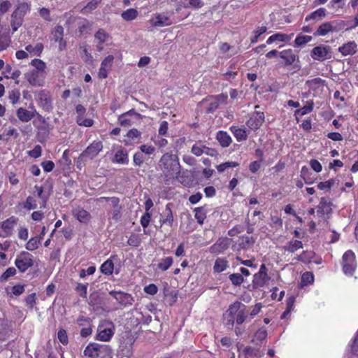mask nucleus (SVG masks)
<instances>
[{
	"label": "nucleus",
	"instance_id": "nucleus-1",
	"mask_svg": "<svg viewBox=\"0 0 358 358\" xmlns=\"http://www.w3.org/2000/svg\"><path fill=\"white\" fill-rule=\"evenodd\" d=\"M30 65L33 69L24 74L26 80L33 86H42L46 76V64L41 59H34Z\"/></svg>",
	"mask_w": 358,
	"mask_h": 358
},
{
	"label": "nucleus",
	"instance_id": "nucleus-2",
	"mask_svg": "<svg viewBox=\"0 0 358 358\" xmlns=\"http://www.w3.org/2000/svg\"><path fill=\"white\" fill-rule=\"evenodd\" d=\"M247 317L248 312L245 305L238 301L231 304L224 315L226 324L230 327H233L235 323L237 325L242 324Z\"/></svg>",
	"mask_w": 358,
	"mask_h": 358
},
{
	"label": "nucleus",
	"instance_id": "nucleus-3",
	"mask_svg": "<svg viewBox=\"0 0 358 358\" xmlns=\"http://www.w3.org/2000/svg\"><path fill=\"white\" fill-rule=\"evenodd\" d=\"M115 333V327L111 322H104L97 328L96 339L103 342L109 341Z\"/></svg>",
	"mask_w": 358,
	"mask_h": 358
},
{
	"label": "nucleus",
	"instance_id": "nucleus-4",
	"mask_svg": "<svg viewBox=\"0 0 358 358\" xmlns=\"http://www.w3.org/2000/svg\"><path fill=\"white\" fill-rule=\"evenodd\" d=\"M357 267L355 253L348 250L343 255V270L345 274L352 275Z\"/></svg>",
	"mask_w": 358,
	"mask_h": 358
},
{
	"label": "nucleus",
	"instance_id": "nucleus-5",
	"mask_svg": "<svg viewBox=\"0 0 358 358\" xmlns=\"http://www.w3.org/2000/svg\"><path fill=\"white\" fill-rule=\"evenodd\" d=\"M34 264L33 256L27 252H22L15 261V265L20 272L26 271Z\"/></svg>",
	"mask_w": 358,
	"mask_h": 358
},
{
	"label": "nucleus",
	"instance_id": "nucleus-6",
	"mask_svg": "<svg viewBox=\"0 0 358 358\" xmlns=\"http://www.w3.org/2000/svg\"><path fill=\"white\" fill-rule=\"evenodd\" d=\"M17 219L12 216L0 222V238H7L12 235L13 229L17 224Z\"/></svg>",
	"mask_w": 358,
	"mask_h": 358
},
{
	"label": "nucleus",
	"instance_id": "nucleus-7",
	"mask_svg": "<svg viewBox=\"0 0 358 358\" xmlns=\"http://www.w3.org/2000/svg\"><path fill=\"white\" fill-rule=\"evenodd\" d=\"M94 39L96 42V48L99 52L103 50V45L111 44V36L104 29H99L94 34Z\"/></svg>",
	"mask_w": 358,
	"mask_h": 358
},
{
	"label": "nucleus",
	"instance_id": "nucleus-8",
	"mask_svg": "<svg viewBox=\"0 0 358 358\" xmlns=\"http://www.w3.org/2000/svg\"><path fill=\"white\" fill-rule=\"evenodd\" d=\"M160 166H162L167 172L178 170V163L176 157L174 155L166 153L160 159Z\"/></svg>",
	"mask_w": 358,
	"mask_h": 358
},
{
	"label": "nucleus",
	"instance_id": "nucleus-9",
	"mask_svg": "<svg viewBox=\"0 0 358 358\" xmlns=\"http://www.w3.org/2000/svg\"><path fill=\"white\" fill-rule=\"evenodd\" d=\"M311 57L313 59L324 61L331 57V48L327 45H320L314 48L311 51Z\"/></svg>",
	"mask_w": 358,
	"mask_h": 358
},
{
	"label": "nucleus",
	"instance_id": "nucleus-10",
	"mask_svg": "<svg viewBox=\"0 0 358 358\" xmlns=\"http://www.w3.org/2000/svg\"><path fill=\"white\" fill-rule=\"evenodd\" d=\"M306 86L313 92L315 96H320L327 87L324 80L320 78H316L306 82Z\"/></svg>",
	"mask_w": 358,
	"mask_h": 358
},
{
	"label": "nucleus",
	"instance_id": "nucleus-11",
	"mask_svg": "<svg viewBox=\"0 0 358 358\" xmlns=\"http://www.w3.org/2000/svg\"><path fill=\"white\" fill-rule=\"evenodd\" d=\"M266 268L264 264L261 265L259 271L253 277V286L255 287H262L266 285L268 280Z\"/></svg>",
	"mask_w": 358,
	"mask_h": 358
},
{
	"label": "nucleus",
	"instance_id": "nucleus-12",
	"mask_svg": "<svg viewBox=\"0 0 358 358\" xmlns=\"http://www.w3.org/2000/svg\"><path fill=\"white\" fill-rule=\"evenodd\" d=\"M149 22L153 27H166L172 24L171 18L164 13L153 15Z\"/></svg>",
	"mask_w": 358,
	"mask_h": 358
},
{
	"label": "nucleus",
	"instance_id": "nucleus-13",
	"mask_svg": "<svg viewBox=\"0 0 358 358\" xmlns=\"http://www.w3.org/2000/svg\"><path fill=\"white\" fill-rule=\"evenodd\" d=\"M264 121V114L262 112H256L247 122V126L251 130L258 129Z\"/></svg>",
	"mask_w": 358,
	"mask_h": 358
},
{
	"label": "nucleus",
	"instance_id": "nucleus-14",
	"mask_svg": "<svg viewBox=\"0 0 358 358\" xmlns=\"http://www.w3.org/2000/svg\"><path fill=\"white\" fill-rule=\"evenodd\" d=\"M103 145L101 141H94L86 148L82 155L93 159L101 151Z\"/></svg>",
	"mask_w": 358,
	"mask_h": 358
},
{
	"label": "nucleus",
	"instance_id": "nucleus-15",
	"mask_svg": "<svg viewBox=\"0 0 358 358\" xmlns=\"http://www.w3.org/2000/svg\"><path fill=\"white\" fill-rule=\"evenodd\" d=\"M110 294L124 306H131L134 301L131 295L127 293L120 292H110Z\"/></svg>",
	"mask_w": 358,
	"mask_h": 358
},
{
	"label": "nucleus",
	"instance_id": "nucleus-16",
	"mask_svg": "<svg viewBox=\"0 0 358 358\" xmlns=\"http://www.w3.org/2000/svg\"><path fill=\"white\" fill-rule=\"evenodd\" d=\"M114 60L113 55L107 56L101 62L98 75L100 78H106L108 73L110 70Z\"/></svg>",
	"mask_w": 358,
	"mask_h": 358
},
{
	"label": "nucleus",
	"instance_id": "nucleus-17",
	"mask_svg": "<svg viewBox=\"0 0 358 358\" xmlns=\"http://www.w3.org/2000/svg\"><path fill=\"white\" fill-rule=\"evenodd\" d=\"M141 115L134 110H130L128 112L121 115L118 117V121L122 126H129L134 122L133 117L139 118Z\"/></svg>",
	"mask_w": 358,
	"mask_h": 358
},
{
	"label": "nucleus",
	"instance_id": "nucleus-18",
	"mask_svg": "<svg viewBox=\"0 0 358 358\" xmlns=\"http://www.w3.org/2000/svg\"><path fill=\"white\" fill-rule=\"evenodd\" d=\"M73 216L83 224H87L91 220L90 213L81 207H76L72 211Z\"/></svg>",
	"mask_w": 358,
	"mask_h": 358
},
{
	"label": "nucleus",
	"instance_id": "nucleus-19",
	"mask_svg": "<svg viewBox=\"0 0 358 358\" xmlns=\"http://www.w3.org/2000/svg\"><path fill=\"white\" fill-rule=\"evenodd\" d=\"M279 57L284 61L285 66L292 65L297 59V55L292 49H286L279 52Z\"/></svg>",
	"mask_w": 358,
	"mask_h": 358
},
{
	"label": "nucleus",
	"instance_id": "nucleus-20",
	"mask_svg": "<svg viewBox=\"0 0 358 358\" xmlns=\"http://www.w3.org/2000/svg\"><path fill=\"white\" fill-rule=\"evenodd\" d=\"M357 50V44L355 41L348 42L338 48V51L343 56L354 55Z\"/></svg>",
	"mask_w": 358,
	"mask_h": 358
},
{
	"label": "nucleus",
	"instance_id": "nucleus-21",
	"mask_svg": "<svg viewBox=\"0 0 358 358\" xmlns=\"http://www.w3.org/2000/svg\"><path fill=\"white\" fill-rule=\"evenodd\" d=\"M141 136V132L138 131L136 129H131L127 132V135L125 136L124 143L127 145L138 143L139 141Z\"/></svg>",
	"mask_w": 358,
	"mask_h": 358
},
{
	"label": "nucleus",
	"instance_id": "nucleus-22",
	"mask_svg": "<svg viewBox=\"0 0 358 358\" xmlns=\"http://www.w3.org/2000/svg\"><path fill=\"white\" fill-rule=\"evenodd\" d=\"M101 345L92 343H90L84 350V355L90 358H97L99 355L100 349Z\"/></svg>",
	"mask_w": 358,
	"mask_h": 358
},
{
	"label": "nucleus",
	"instance_id": "nucleus-23",
	"mask_svg": "<svg viewBox=\"0 0 358 358\" xmlns=\"http://www.w3.org/2000/svg\"><path fill=\"white\" fill-rule=\"evenodd\" d=\"M293 35V34L287 35L283 33H276L268 38L266 43L270 45L276 42H288L292 39Z\"/></svg>",
	"mask_w": 358,
	"mask_h": 358
},
{
	"label": "nucleus",
	"instance_id": "nucleus-24",
	"mask_svg": "<svg viewBox=\"0 0 358 358\" xmlns=\"http://www.w3.org/2000/svg\"><path fill=\"white\" fill-rule=\"evenodd\" d=\"M36 110H28L23 108H20L17 110V116L20 120L22 122H29L36 115Z\"/></svg>",
	"mask_w": 358,
	"mask_h": 358
},
{
	"label": "nucleus",
	"instance_id": "nucleus-25",
	"mask_svg": "<svg viewBox=\"0 0 358 358\" xmlns=\"http://www.w3.org/2000/svg\"><path fill=\"white\" fill-rule=\"evenodd\" d=\"M52 39L59 43V47L62 49L63 47H65L66 43L63 40L64 35V29L62 26H57L53 30L52 33Z\"/></svg>",
	"mask_w": 358,
	"mask_h": 358
},
{
	"label": "nucleus",
	"instance_id": "nucleus-26",
	"mask_svg": "<svg viewBox=\"0 0 358 358\" xmlns=\"http://www.w3.org/2000/svg\"><path fill=\"white\" fill-rule=\"evenodd\" d=\"M216 139L223 148L228 147L232 141L231 136L226 131H220L217 133Z\"/></svg>",
	"mask_w": 358,
	"mask_h": 358
},
{
	"label": "nucleus",
	"instance_id": "nucleus-27",
	"mask_svg": "<svg viewBox=\"0 0 358 358\" xmlns=\"http://www.w3.org/2000/svg\"><path fill=\"white\" fill-rule=\"evenodd\" d=\"M160 222L162 224H167L169 227L173 225V215L169 204L166 205L163 217L161 218Z\"/></svg>",
	"mask_w": 358,
	"mask_h": 358
},
{
	"label": "nucleus",
	"instance_id": "nucleus-28",
	"mask_svg": "<svg viewBox=\"0 0 358 358\" xmlns=\"http://www.w3.org/2000/svg\"><path fill=\"white\" fill-rule=\"evenodd\" d=\"M203 6V2L202 0H184L181 5L177 8L176 10L179 11L180 7H183L185 8H192L198 9L201 8Z\"/></svg>",
	"mask_w": 358,
	"mask_h": 358
},
{
	"label": "nucleus",
	"instance_id": "nucleus-29",
	"mask_svg": "<svg viewBox=\"0 0 358 358\" xmlns=\"http://www.w3.org/2000/svg\"><path fill=\"white\" fill-rule=\"evenodd\" d=\"M230 130L234 135L237 141L241 142L246 140L248 137V133L245 129L238 128L236 126H231L230 127Z\"/></svg>",
	"mask_w": 358,
	"mask_h": 358
},
{
	"label": "nucleus",
	"instance_id": "nucleus-30",
	"mask_svg": "<svg viewBox=\"0 0 358 358\" xmlns=\"http://www.w3.org/2000/svg\"><path fill=\"white\" fill-rule=\"evenodd\" d=\"M113 162L127 164L129 162L128 154L123 149L117 150L114 156Z\"/></svg>",
	"mask_w": 358,
	"mask_h": 358
},
{
	"label": "nucleus",
	"instance_id": "nucleus-31",
	"mask_svg": "<svg viewBox=\"0 0 358 358\" xmlns=\"http://www.w3.org/2000/svg\"><path fill=\"white\" fill-rule=\"evenodd\" d=\"M333 31L334 27L332 24L331 22H324L317 28L315 35L324 36Z\"/></svg>",
	"mask_w": 358,
	"mask_h": 358
},
{
	"label": "nucleus",
	"instance_id": "nucleus-32",
	"mask_svg": "<svg viewBox=\"0 0 358 358\" xmlns=\"http://www.w3.org/2000/svg\"><path fill=\"white\" fill-rule=\"evenodd\" d=\"M25 50L33 56H39L43 50V45L41 43H38L34 45H28L25 47Z\"/></svg>",
	"mask_w": 358,
	"mask_h": 358
},
{
	"label": "nucleus",
	"instance_id": "nucleus-33",
	"mask_svg": "<svg viewBox=\"0 0 358 358\" xmlns=\"http://www.w3.org/2000/svg\"><path fill=\"white\" fill-rule=\"evenodd\" d=\"M11 42L10 36L8 33L0 31V52L7 49Z\"/></svg>",
	"mask_w": 358,
	"mask_h": 358
},
{
	"label": "nucleus",
	"instance_id": "nucleus-34",
	"mask_svg": "<svg viewBox=\"0 0 358 358\" xmlns=\"http://www.w3.org/2000/svg\"><path fill=\"white\" fill-rule=\"evenodd\" d=\"M230 241L231 240L227 238H220L216 243L213 245V248L216 251L220 252L229 247Z\"/></svg>",
	"mask_w": 358,
	"mask_h": 358
},
{
	"label": "nucleus",
	"instance_id": "nucleus-35",
	"mask_svg": "<svg viewBox=\"0 0 358 358\" xmlns=\"http://www.w3.org/2000/svg\"><path fill=\"white\" fill-rule=\"evenodd\" d=\"M326 15V10L323 8H320L315 11L311 13L306 17L305 20L308 21L310 20H322Z\"/></svg>",
	"mask_w": 358,
	"mask_h": 358
},
{
	"label": "nucleus",
	"instance_id": "nucleus-36",
	"mask_svg": "<svg viewBox=\"0 0 358 358\" xmlns=\"http://www.w3.org/2000/svg\"><path fill=\"white\" fill-rule=\"evenodd\" d=\"M228 266V262L226 259L218 258L215 262L213 269L215 272L220 273L226 270Z\"/></svg>",
	"mask_w": 358,
	"mask_h": 358
},
{
	"label": "nucleus",
	"instance_id": "nucleus-37",
	"mask_svg": "<svg viewBox=\"0 0 358 358\" xmlns=\"http://www.w3.org/2000/svg\"><path fill=\"white\" fill-rule=\"evenodd\" d=\"M255 243L252 237L243 236L238 240V245L240 248L246 249L251 247Z\"/></svg>",
	"mask_w": 358,
	"mask_h": 358
},
{
	"label": "nucleus",
	"instance_id": "nucleus-38",
	"mask_svg": "<svg viewBox=\"0 0 358 358\" xmlns=\"http://www.w3.org/2000/svg\"><path fill=\"white\" fill-rule=\"evenodd\" d=\"M114 268V264L112 260L108 259L105 262H103L101 267V272L105 275H110L113 273Z\"/></svg>",
	"mask_w": 358,
	"mask_h": 358
},
{
	"label": "nucleus",
	"instance_id": "nucleus-39",
	"mask_svg": "<svg viewBox=\"0 0 358 358\" xmlns=\"http://www.w3.org/2000/svg\"><path fill=\"white\" fill-rule=\"evenodd\" d=\"M121 16L126 21H131L137 17L138 11L134 8H129L123 11Z\"/></svg>",
	"mask_w": 358,
	"mask_h": 358
},
{
	"label": "nucleus",
	"instance_id": "nucleus-40",
	"mask_svg": "<svg viewBox=\"0 0 358 358\" xmlns=\"http://www.w3.org/2000/svg\"><path fill=\"white\" fill-rule=\"evenodd\" d=\"M267 30V28L264 26L257 27L252 34L250 36L251 43H256L260 36L264 34Z\"/></svg>",
	"mask_w": 358,
	"mask_h": 358
},
{
	"label": "nucleus",
	"instance_id": "nucleus-41",
	"mask_svg": "<svg viewBox=\"0 0 358 358\" xmlns=\"http://www.w3.org/2000/svg\"><path fill=\"white\" fill-rule=\"evenodd\" d=\"M313 109V101H307L306 106L302 107L300 109H298L295 111V115L303 116L308 113H310Z\"/></svg>",
	"mask_w": 358,
	"mask_h": 358
},
{
	"label": "nucleus",
	"instance_id": "nucleus-42",
	"mask_svg": "<svg viewBox=\"0 0 358 358\" xmlns=\"http://www.w3.org/2000/svg\"><path fill=\"white\" fill-rule=\"evenodd\" d=\"M29 11V5L27 3H21L18 5L17 8L13 12V13H15V15H17L22 17H24V16Z\"/></svg>",
	"mask_w": 358,
	"mask_h": 358
},
{
	"label": "nucleus",
	"instance_id": "nucleus-43",
	"mask_svg": "<svg viewBox=\"0 0 358 358\" xmlns=\"http://www.w3.org/2000/svg\"><path fill=\"white\" fill-rule=\"evenodd\" d=\"M23 17L16 15L13 13L11 15V27L13 29V32H15L17 30V29L22 24Z\"/></svg>",
	"mask_w": 358,
	"mask_h": 358
},
{
	"label": "nucleus",
	"instance_id": "nucleus-44",
	"mask_svg": "<svg viewBox=\"0 0 358 358\" xmlns=\"http://www.w3.org/2000/svg\"><path fill=\"white\" fill-rule=\"evenodd\" d=\"M303 248L302 242L298 240L290 241L287 245L285 246V250L289 252H294Z\"/></svg>",
	"mask_w": 358,
	"mask_h": 358
},
{
	"label": "nucleus",
	"instance_id": "nucleus-45",
	"mask_svg": "<svg viewBox=\"0 0 358 358\" xmlns=\"http://www.w3.org/2000/svg\"><path fill=\"white\" fill-rule=\"evenodd\" d=\"M99 3L100 0L91 1L81 10V13L85 15L90 13L92 10L97 8Z\"/></svg>",
	"mask_w": 358,
	"mask_h": 358
},
{
	"label": "nucleus",
	"instance_id": "nucleus-46",
	"mask_svg": "<svg viewBox=\"0 0 358 358\" xmlns=\"http://www.w3.org/2000/svg\"><path fill=\"white\" fill-rule=\"evenodd\" d=\"M41 240L38 237H33L29 240L26 244V249L29 251H33L37 249L40 245Z\"/></svg>",
	"mask_w": 358,
	"mask_h": 358
},
{
	"label": "nucleus",
	"instance_id": "nucleus-47",
	"mask_svg": "<svg viewBox=\"0 0 358 358\" xmlns=\"http://www.w3.org/2000/svg\"><path fill=\"white\" fill-rule=\"evenodd\" d=\"M194 212H195L194 217H195L196 220H197V222L201 224H203L204 220L206 217V215L204 209L201 207L196 208L194 209Z\"/></svg>",
	"mask_w": 358,
	"mask_h": 358
},
{
	"label": "nucleus",
	"instance_id": "nucleus-48",
	"mask_svg": "<svg viewBox=\"0 0 358 358\" xmlns=\"http://www.w3.org/2000/svg\"><path fill=\"white\" fill-rule=\"evenodd\" d=\"M76 122L80 126L87 127H92L94 123V121L92 119L85 118L83 115H78Z\"/></svg>",
	"mask_w": 358,
	"mask_h": 358
},
{
	"label": "nucleus",
	"instance_id": "nucleus-49",
	"mask_svg": "<svg viewBox=\"0 0 358 358\" xmlns=\"http://www.w3.org/2000/svg\"><path fill=\"white\" fill-rule=\"evenodd\" d=\"M173 264V259L171 257H167L162 259L158 264L159 268L162 271L167 270Z\"/></svg>",
	"mask_w": 358,
	"mask_h": 358
},
{
	"label": "nucleus",
	"instance_id": "nucleus-50",
	"mask_svg": "<svg viewBox=\"0 0 358 358\" xmlns=\"http://www.w3.org/2000/svg\"><path fill=\"white\" fill-rule=\"evenodd\" d=\"M315 253L313 251H306L300 255L298 259L305 263H310L312 262Z\"/></svg>",
	"mask_w": 358,
	"mask_h": 358
},
{
	"label": "nucleus",
	"instance_id": "nucleus-51",
	"mask_svg": "<svg viewBox=\"0 0 358 358\" xmlns=\"http://www.w3.org/2000/svg\"><path fill=\"white\" fill-rule=\"evenodd\" d=\"M314 281V276L311 272H306L302 275L301 284L302 285H307L313 283Z\"/></svg>",
	"mask_w": 358,
	"mask_h": 358
},
{
	"label": "nucleus",
	"instance_id": "nucleus-52",
	"mask_svg": "<svg viewBox=\"0 0 358 358\" xmlns=\"http://www.w3.org/2000/svg\"><path fill=\"white\" fill-rule=\"evenodd\" d=\"M239 164L235 162H227L218 165L217 169L219 172H223L227 169L236 167Z\"/></svg>",
	"mask_w": 358,
	"mask_h": 358
},
{
	"label": "nucleus",
	"instance_id": "nucleus-53",
	"mask_svg": "<svg viewBox=\"0 0 358 358\" xmlns=\"http://www.w3.org/2000/svg\"><path fill=\"white\" fill-rule=\"evenodd\" d=\"M205 147L201 143H196L192 146L191 152L196 156H201L204 153Z\"/></svg>",
	"mask_w": 358,
	"mask_h": 358
},
{
	"label": "nucleus",
	"instance_id": "nucleus-54",
	"mask_svg": "<svg viewBox=\"0 0 358 358\" xmlns=\"http://www.w3.org/2000/svg\"><path fill=\"white\" fill-rule=\"evenodd\" d=\"M8 98L13 104H16L20 98V92L18 90H13L9 92Z\"/></svg>",
	"mask_w": 358,
	"mask_h": 358
},
{
	"label": "nucleus",
	"instance_id": "nucleus-55",
	"mask_svg": "<svg viewBox=\"0 0 358 358\" xmlns=\"http://www.w3.org/2000/svg\"><path fill=\"white\" fill-rule=\"evenodd\" d=\"M335 183V180L331 179L324 182H321L317 185V187L321 190L330 189Z\"/></svg>",
	"mask_w": 358,
	"mask_h": 358
},
{
	"label": "nucleus",
	"instance_id": "nucleus-56",
	"mask_svg": "<svg viewBox=\"0 0 358 358\" xmlns=\"http://www.w3.org/2000/svg\"><path fill=\"white\" fill-rule=\"evenodd\" d=\"M312 41V36L303 35L298 36L295 39V43L296 45L299 46L303 44H306Z\"/></svg>",
	"mask_w": 358,
	"mask_h": 358
},
{
	"label": "nucleus",
	"instance_id": "nucleus-57",
	"mask_svg": "<svg viewBox=\"0 0 358 358\" xmlns=\"http://www.w3.org/2000/svg\"><path fill=\"white\" fill-rule=\"evenodd\" d=\"M24 208L29 210L36 208L37 203L36 199L33 196H28L24 203Z\"/></svg>",
	"mask_w": 358,
	"mask_h": 358
},
{
	"label": "nucleus",
	"instance_id": "nucleus-58",
	"mask_svg": "<svg viewBox=\"0 0 358 358\" xmlns=\"http://www.w3.org/2000/svg\"><path fill=\"white\" fill-rule=\"evenodd\" d=\"M267 336V331L264 328H260L255 334V339L262 342L265 340Z\"/></svg>",
	"mask_w": 358,
	"mask_h": 358
},
{
	"label": "nucleus",
	"instance_id": "nucleus-59",
	"mask_svg": "<svg viewBox=\"0 0 358 358\" xmlns=\"http://www.w3.org/2000/svg\"><path fill=\"white\" fill-rule=\"evenodd\" d=\"M229 279L234 285H240L243 282V278L239 273H234L230 275Z\"/></svg>",
	"mask_w": 358,
	"mask_h": 358
},
{
	"label": "nucleus",
	"instance_id": "nucleus-60",
	"mask_svg": "<svg viewBox=\"0 0 358 358\" xmlns=\"http://www.w3.org/2000/svg\"><path fill=\"white\" fill-rule=\"evenodd\" d=\"M57 338L60 343L63 345H66L68 343L69 339L66 331L64 329H59L57 333Z\"/></svg>",
	"mask_w": 358,
	"mask_h": 358
},
{
	"label": "nucleus",
	"instance_id": "nucleus-61",
	"mask_svg": "<svg viewBox=\"0 0 358 358\" xmlns=\"http://www.w3.org/2000/svg\"><path fill=\"white\" fill-rule=\"evenodd\" d=\"M16 273V270L13 267H9L6 270V271L1 275V280H7L10 277L15 275Z\"/></svg>",
	"mask_w": 358,
	"mask_h": 358
},
{
	"label": "nucleus",
	"instance_id": "nucleus-62",
	"mask_svg": "<svg viewBox=\"0 0 358 358\" xmlns=\"http://www.w3.org/2000/svg\"><path fill=\"white\" fill-rule=\"evenodd\" d=\"M42 148L41 145H36L31 150L28 152L29 156L33 158H38L41 155Z\"/></svg>",
	"mask_w": 358,
	"mask_h": 358
},
{
	"label": "nucleus",
	"instance_id": "nucleus-63",
	"mask_svg": "<svg viewBox=\"0 0 358 358\" xmlns=\"http://www.w3.org/2000/svg\"><path fill=\"white\" fill-rule=\"evenodd\" d=\"M329 206L328 203L325 201L324 198H322L320 202V204L317 206V213H324L325 212H328Z\"/></svg>",
	"mask_w": 358,
	"mask_h": 358
},
{
	"label": "nucleus",
	"instance_id": "nucleus-64",
	"mask_svg": "<svg viewBox=\"0 0 358 358\" xmlns=\"http://www.w3.org/2000/svg\"><path fill=\"white\" fill-rule=\"evenodd\" d=\"M351 351L353 355L358 356V331L357 332L352 344L350 345Z\"/></svg>",
	"mask_w": 358,
	"mask_h": 358
}]
</instances>
